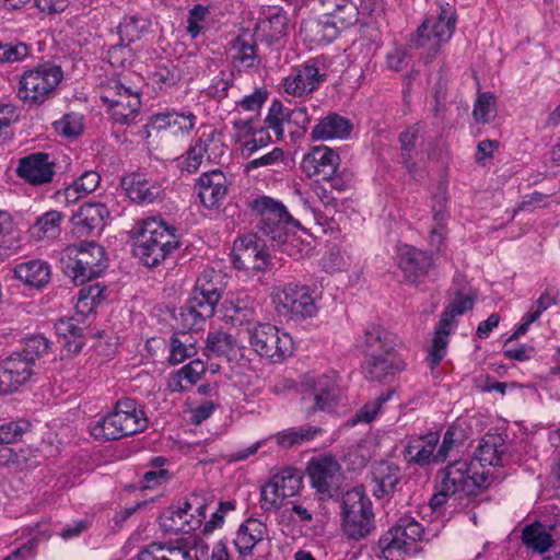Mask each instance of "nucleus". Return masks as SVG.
<instances>
[{
	"instance_id": "dca6fc26",
	"label": "nucleus",
	"mask_w": 560,
	"mask_h": 560,
	"mask_svg": "<svg viewBox=\"0 0 560 560\" xmlns=\"http://www.w3.org/2000/svg\"><path fill=\"white\" fill-rule=\"evenodd\" d=\"M34 373V365L16 352L0 363V392L12 394L26 384Z\"/></svg>"
},
{
	"instance_id": "f3484780",
	"label": "nucleus",
	"mask_w": 560,
	"mask_h": 560,
	"mask_svg": "<svg viewBox=\"0 0 560 560\" xmlns=\"http://www.w3.org/2000/svg\"><path fill=\"white\" fill-rule=\"evenodd\" d=\"M340 164L339 154L326 145L314 147L304 155L301 170L307 177L319 176L329 179L337 172Z\"/></svg>"
},
{
	"instance_id": "9d476101",
	"label": "nucleus",
	"mask_w": 560,
	"mask_h": 560,
	"mask_svg": "<svg viewBox=\"0 0 560 560\" xmlns=\"http://www.w3.org/2000/svg\"><path fill=\"white\" fill-rule=\"evenodd\" d=\"M272 302L278 314L288 319L311 318L318 312L314 291L306 284L288 283L278 288Z\"/></svg>"
},
{
	"instance_id": "1a4fd4ad",
	"label": "nucleus",
	"mask_w": 560,
	"mask_h": 560,
	"mask_svg": "<svg viewBox=\"0 0 560 560\" xmlns=\"http://www.w3.org/2000/svg\"><path fill=\"white\" fill-rule=\"evenodd\" d=\"M246 331L252 349L271 363H281L293 353L291 336L269 323H255Z\"/></svg>"
},
{
	"instance_id": "603ef678",
	"label": "nucleus",
	"mask_w": 560,
	"mask_h": 560,
	"mask_svg": "<svg viewBox=\"0 0 560 560\" xmlns=\"http://www.w3.org/2000/svg\"><path fill=\"white\" fill-rule=\"evenodd\" d=\"M105 287L100 283L83 287L79 291V298L75 305L77 313L83 316L91 314L97 305L103 302Z\"/></svg>"
},
{
	"instance_id": "5701e85b",
	"label": "nucleus",
	"mask_w": 560,
	"mask_h": 560,
	"mask_svg": "<svg viewBox=\"0 0 560 560\" xmlns=\"http://www.w3.org/2000/svg\"><path fill=\"white\" fill-rule=\"evenodd\" d=\"M357 347L370 357L399 347L397 338L378 324H369L357 341Z\"/></svg>"
},
{
	"instance_id": "39448f33",
	"label": "nucleus",
	"mask_w": 560,
	"mask_h": 560,
	"mask_svg": "<svg viewBox=\"0 0 560 560\" xmlns=\"http://www.w3.org/2000/svg\"><path fill=\"white\" fill-rule=\"evenodd\" d=\"M104 256L105 249L95 242L69 245L60 258L62 272L75 284H83L102 275Z\"/></svg>"
},
{
	"instance_id": "13d9d810",
	"label": "nucleus",
	"mask_w": 560,
	"mask_h": 560,
	"mask_svg": "<svg viewBox=\"0 0 560 560\" xmlns=\"http://www.w3.org/2000/svg\"><path fill=\"white\" fill-rule=\"evenodd\" d=\"M182 80V72L172 61L156 67L152 73V82L160 90H167L175 86Z\"/></svg>"
},
{
	"instance_id": "f8f14e48",
	"label": "nucleus",
	"mask_w": 560,
	"mask_h": 560,
	"mask_svg": "<svg viewBox=\"0 0 560 560\" xmlns=\"http://www.w3.org/2000/svg\"><path fill=\"white\" fill-rule=\"evenodd\" d=\"M147 428L144 412L137 408L131 398L119 399L112 412L107 413V440H119Z\"/></svg>"
},
{
	"instance_id": "393cba45",
	"label": "nucleus",
	"mask_w": 560,
	"mask_h": 560,
	"mask_svg": "<svg viewBox=\"0 0 560 560\" xmlns=\"http://www.w3.org/2000/svg\"><path fill=\"white\" fill-rule=\"evenodd\" d=\"M197 186L200 201L209 209L218 207L228 192V179L220 170L202 173Z\"/></svg>"
},
{
	"instance_id": "8fccbe9b",
	"label": "nucleus",
	"mask_w": 560,
	"mask_h": 560,
	"mask_svg": "<svg viewBox=\"0 0 560 560\" xmlns=\"http://www.w3.org/2000/svg\"><path fill=\"white\" fill-rule=\"evenodd\" d=\"M62 219L63 215L60 211L50 210L45 212L37 218L36 222L33 224L31 229L32 235L37 240L57 236L60 232Z\"/></svg>"
},
{
	"instance_id": "bb28decb",
	"label": "nucleus",
	"mask_w": 560,
	"mask_h": 560,
	"mask_svg": "<svg viewBox=\"0 0 560 560\" xmlns=\"http://www.w3.org/2000/svg\"><path fill=\"white\" fill-rule=\"evenodd\" d=\"M195 125L196 116L190 112H161L153 115L149 121L152 130H170L173 135H188Z\"/></svg>"
},
{
	"instance_id": "c03bdc74",
	"label": "nucleus",
	"mask_w": 560,
	"mask_h": 560,
	"mask_svg": "<svg viewBox=\"0 0 560 560\" xmlns=\"http://www.w3.org/2000/svg\"><path fill=\"white\" fill-rule=\"evenodd\" d=\"M56 334L69 352H79L83 347L82 328L73 317L59 318L55 324Z\"/></svg>"
},
{
	"instance_id": "58836bf2",
	"label": "nucleus",
	"mask_w": 560,
	"mask_h": 560,
	"mask_svg": "<svg viewBox=\"0 0 560 560\" xmlns=\"http://www.w3.org/2000/svg\"><path fill=\"white\" fill-rule=\"evenodd\" d=\"M258 30H260L268 40H278L285 34L288 27V16L282 9L269 7L259 18Z\"/></svg>"
},
{
	"instance_id": "72a5a7b5",
	"label": "nucleus",
	"mask_w": 560,
	"mask_h": 560,
	"mask_svg": "<svg viewBox=\"0 0 560 560\" xmlns=\"http://www.w3.org/2000/svg\"><path fill=\"white\" fill-rule=\"evenodd\" d=\"M241 351L237 340L231 334L223 330L208 332L205 353L208 357H223L229 361L236 359Z\"/></svg>"
},
{
	"instance_id": "37998d69",
	"label": "nucleus",
	"mask_w": 560,
	"mask_h": 560,
	"mask_svg": "<svg viewBox=\"0 0 560 560\" xmlns=\"http://www.w3.org/2000/svg\"><path fill=\"white\" fill-rule=\"evenodd\" d=\"M422 132L423 125L422 122L419 121L413 124L399 135L401 163L406 166V168L409 172H413L416 168V145Z\"/></svg>"
},
{
	"instance_id": "4d7b16f0",
	"label": "nucleus",
	"mask_w": 560,
	"mask_h": 560,
	"mask_svg": "<svg viewBox=\"0 0 560 560\" xmlns=\"http://www.w3.org/2000/svg\"><path fill=\"white\" fill-rule=\"evenodd\" d=\"M497 97L490 92L479 93L472 109V116L478 124H489L497 116Z\"/></svg>"
},
{
	"instance_id": "f03ea898",
	"label": "nucleus",
	"mask_w": 560,
	"mask_h": 560,
	"mask_svg": "<svg viewBox=\"0 0 560 560\" xmlns=\"http://www.w3.org/2000/svg\"><path fill=\"white\" fill-rule=\"evenodd\" d=\"M129 50L127 46L113 45L107 51V62L115 68L116 62L122 68L121 71L107 70V113L114 124L128 125L131 122L140 108V95L129 84L130 72L124 68Z\"/></svg>"
},
{
	"instance_id": "2f4dec72",
	"label": "nucleus",
	"mask_w": 560,
	"mask_h": 560,
	"mask_svg": "<svg viewBox=\"0 0 560 560\" xmlns=\"http://www.w3.org/2000/svg\"><path fill=\"white\" fill-rule=\"evenodd\" d=\"M13 271L16 279L36 289L45 287L51 277L49 265L40 259L21 262L14 267Z\"/></svg>"
},
{
	"instance_id": "c9c22d12",
	"label": "nucleus",
	"mask_w": 560,
	"mask_h": 560,
	"mask_svg": "<svg viewBox=\"0 0 560 560\" xmlns=\"http://www.w3.org/2000/svg\"><path fill=\"white\" fill-rule=\"evenodd\" d=\"M139 560H194L190 550L184 545L152 542L143 548Z\"/></svg>"
},
{
	"instance_id": "5fc2aeb1",
	"label": "nucleus",
	"mask_w": 560,
	"mask_h": 560,
	"mask_svg": "<svg viewBox=\"0 0 560 560\" xmlns=\"http://www.w3.org/2000/svg\"><path fill=\"white\" fill-rule=\"evenodd\" d=\"M290 108H287L281 101L273 100L266 116L265 122L271 129L278 140L284 136V125L289 126Z\"/></svg>"
},
{
	"instance_id": "c756f323",
	"label": "nucleus",
	"mask_w": 560,
	"mask_h": 560,
	"mask_svg": "<svg viewBox=\"0 0 560 560\" xmlns=\"http://www.w3.org/2000/svg\"><path fill=\"white\" fill-rule=\"evenodd\" d=\"M104 212L103 203L86 202L71 217V222L81 235H89L94 230H103Z\"/></svg>"
},
{
	"instance_id": "412c9836",
	"label": "nucleus",
	"mask_w": 560,
	"mask_h": 560,
	"mask_svg": "<svg viewBox=\"0 0 560 560\" xmlns=\"http://www.w3.org/2000/svg\"><path fill=\"white\" fill-rule=\"evenodd\" d=\"M223 153L222 141L214 131L203 135L196 143L190 147L183 159L182 167L188 173H195L200 167L203 156L209 161H214Z\"/></svg>"
},
{
	"instance_id": "bf43d9fd",
	"label": "nucleus",
	"mask_w": 560,
	"mask_h": 560,
	"mask_svg": "<svg viewBox=\"0 0 560 560\" xmlns=\"http://www.w3.org/2000/svg\"><path fill=\"white\" fill-rule=\"evenodd\" d=\"M234 50L233 59L244 68L257 67L259 59L256 54L255 43H248L242 37H237L232 46Z\"/></svg>"
},
{
	"instance_id": "2eb2a0df",
	"label": "nucleus",
	"mask_w": 560,
	"mask_h": 560,
	"mask_svg": "<svg viewBox=\"0 0 560 560\" xmlns=\"http://www.w3.org/2000/svg\"><path fill=\"white\" fill-rule=\"evenodd\" d=\"M325 74L314 62L308 61L304 65L294 67L289 75L283 79V91L291 96L302 97L317 90L324 81Z\"/></svg>"
},
{
	"instance_id": "4468645a",
	"label": "nucleus",
	"mask_w": 560,
	"mask_h": 560,
	"mask_svg": "<svg viewBox=\"0 0 560 560\" xmlns=\"http://www.w3.org/2000/svg\"><path fill=\"white\" fill-rule=\"evenodd\" d=\"M407 369L405 358L398 348L365 357L362 364L364 377L374 382H388Z\"/></svg>"
},
{
	"instance_id": "b1692460",
	"label": "nucleus",
	"mask_w": 560,
	"mask_h": 560,
	"mask_svg": "<svg viewBox=\"0 0 560 560\" xmlns=\"http://www.w3.org/2000/svg\"><path fill=\"white\" fill-rule=\"evenodd\" d=\"M341 26L337 19L323 15L318 19H310L301 24L300 33L304 40L314 45H326L339 35Z\"/></svg>"
},
{
	"instance_id": "0eeeda50",
	"label": "nucleus",
	"mask_w": 560,
	"mask_h": 560,
	"mask_svg": "<svg viewBox=\"0 0 560 560\" xmlns=\"http://www.w3.org/2000/svg\"><path fill=\"white\" fill-rule=\"evenodd\" d=\"M301 401L307 418L331 411L339 402L340 388L334 374L308 373L301 384Z\"/></svg>"
},
{
	"instance_id": "09e8293b",
	"label": "nucleus",
	"mask_w": 560,
	"mask_h": 560,
	"mask_svg": "<svg viewBox=\"0 0 560 560\" xmlns=\"http://www.w3.org/2000/svg\"><path fill=\"white\" fill-rule=\"evenodd\" d=\"M234 81L235 75L232 70H220L219 73L211 79L210 84L205 90V94L207 97L221 102L229 96L230 91L232 93L234 92Z\"/></svg>"
},
{
	"instance_id": "c85d7f7f",
	"label": "nucleus",
	"mask_w": 560,
	"mask_h": 560,
	"mask_svg": "<svg viewBox=\"0 0 560 560\" xmlns=\"http://www.w3.org/2000/svg\"><path fill=\"white\" fill-rule=\"evenodd\" d=\"M353 125L346 117L330 113L322 118L313 128L311 132L312 140H331V139H347Z\"/></svg>"
},
{
	"instance_id": "f257e3e1",
	"label": "nucleus",
	"mask_w": 560,
	"mask_h": 560,
	"mask_svg": "<svg viewBox=\"0 0 560 560\" xmlns=\"http://www.w3.org/2000/svg\"><path fill=\"white\" fill-rule=\"evenodd\" d=\"M253 209L259 215L258 231L266 240H260L256 234L238 237L232 248L233 264L237 269L262 271L268 265L266 242L275 249L293 256L296 238L287 231L292 217L281 202L269 197H260L254 201Z\"/></svg>"
},
{
	"instance_id": "de8ad7c7",
	"label": "nucleus",
	"mask_w": 560,
	"mask_h": 560,
	"mask_svg": "<svg viewBox=\"0 0 560 560\" xmlns=\"http://www.w3.org/2000/svg\"><path fill=\"white\" fill-rule=\"evenodd\" d=\"M522 542L529 549L540 553L547 551L552 545V536L545 530L541 524L534 523L525 526L522 532Z\"/></svg>"
},
{
	"instance_id": "a18cd8bd",
	"label": "nucleus",
	"mask_w": 560,
	"mask_h": 560,
	"mask_svg": "<svg viewBox=\"0 0 560 560\" xmlns=\"http://www.w3.org/2000/svg\"><path fill=\"white\" fill-rule=\"evenodd\" d=\"M323 433V429L315 425L290 428L278 432L276 435L277 443L284 448L313 441L318 434Z\"/></svg>"
},
{
	"instance_id": "052dcab7",
	"label": "nucleus",
	"mask_w": 560,
	"mask_h": 560,
	"mask_svg": "<svg viewBox=\"0 0 560 560\" xmlns=\"http://www.w3.org/2000/svg\"><path fill=\"white\" fill-rule=\"evenodd\" d=\"M278 488L285 498L296 494L302 486V477L294 468H285L272 477Z\"/></svg>"
},
{
	"instance_id": "4be33fe9",
	"label": "nucleus",
	"mask_w": 560,
	"mask_h": 560,
	"mask_svg": "<svg viewBox=\"0 0 560 560\" xmlns=\"http://www.w3.org/2000/svg\"><path fill=\"white\" fill-rule=\"evenodd\" d=\"M398 267L411 282L427 276L433 267V258L427 252L410 245H402L398 252Z\"/></svg>"
},
{
	"instance_id": "6ab92c4d",
	"label": "nucleus",
	"mask_w": 560,
	"mask_h": 560,
	"mask_svg": "<svg viewBox=\"0 0 560 560\" xmlns=\"http://www.w3.org/2000/svg\"><path fill=\"white\" fill-rule=\"evenodd\" d=\"M16 174L31 185H44L52 180L54 163L49 161L47 153H32L19 161Z\"/></svg>"
},
{
	"instance_id": "ddd939ff",
	"label": "nucleus",
	"mask_w": 560,
	"mask_h": 560,
	"mask_svg": "<svg viewBox=\"0 0 560 560\" xmlns=\"http://www.w3.org/2000/svg\"><path fill=\"white\" fill-rule=\"evenodd\" d=\"M307 475L311 485L327 499L338 495L343 480L340 464L332 456H322L310 460Z\"/></svg>"
},
{
	"instance_id": "864d4df0",
	"label": "nucleus",
	"mask_w": 560,
	"mask_h": 560,
	"mask_svg": "<svg viewBox=\"0 0 560 560\" xmlns=\"http://www.w3.org/2000/svg\"><path fill=\"white\" fill-rule=\"evenodd\" d=\"M151 23L148 19L139 15H129L118 25V34L120 39L127 43L138 40L143 33L148 32Z\"/></svg>"
},
{
	"instance_id": "aec40b11",
	"label": "nucleus",
	"mask_w": 560,
	"mask_h": 560,
	"mask_svg": "<svg viewBox=\"0 0 560 560\" xmlns=\"http://www.w3.org/2000/svg\"><path fill=\"white\" fill-rule=\"evenodd\" d=\"M224 276L213 268L205 269L197 278L191 298L207 304L212 310L215 307L225 291Z\"/></svg>"
},
{
	"instance_id": "f704fd0d",
	"label": "nucleus",
	"mask_w": 560,
	"mask_h": 560,
	"mask_svg": "<svg viewBox=\"0 0 560 560\" xmlns=\"http://www.w3.org/2000/svg\"><path fill=\"white\" fill-rule=\"evenodd\" d=\"M266 534V524L257 518H248L240 526L234 544L242 555H247L265 538Z\"/></svg>"
},
{
	"instance_id": "9b49d317",
	"label": "nucleus",
	"mask_w": 560,
	"mask_h": 560,
	"mask_svg": "<svg viewBox=\"0 0 560 560\" xmlns=\"http://www.w3.org/2000/svg\"><path fill=\"white\" fill-rule=\"evenodd\" d=\"M62 80L59 66L46 62L27 70L20 80L19 97L32 104H42Z\"/></svg>"
},
{
	"instance_id": "338daca9",
	"label": "nucleus",
	"mask_w": 560,
	"mask_h": 560,
	"mask_svg": "<svg viewBox=\"0 0 560 560\" xmlns=\"http://www.w3.org/2000/svg\"><path fill=\"white\" fill-rule=\"evenodd\" d=\"M49 340L44 336H33L26 339L23 350L16 353L27 359L32 365H35L36 359L46 354L49 350Z\"/></svg>"
},
{
	"instance_id": "473e14b6",
	"label": "nucleus",
	"mask_w": 560,
	"mask_h": 560,
	"mask_svg": "<svg viewBox=\"0 0 560 560\" xmlns=\"http://www.w3.org/2000/svg\"><path fill=\"white\" fill-rule=\"evenodd\" d=\"M506 445L499 434H486L479 441L475 451V458L482 465L502 466Z\"/></svg>"
},
{
	"instance_id": "6e6d98bb",
	"label": "nucleus",
	"mask_w": 560,
	"mask_h": 560,
	"mask_svg": "<svg viewBox=\"0 0 560 560\" xmlns=\"http://www.w3.org/2000/svg\"><path fill=\"white\" fill-rule=\"evenodd\" d=\"M464 432L460 428L451 425L443 435L442 443L436 447L438 462L444 463L463 446Z\"/></svg>"
},
{
	"instance_id": "49530a36",
	"label": "nucleus",
	"mask_w": 560,
	"mask_h": 560,
	"mask_svg": "<svg viewBox=\"0 0 560 560\" xmlns=\"http://www.w3.org/2000/svg\"><path fill=\"white\" fill-rule=\"evenodd\" d=\"M324 15L337 19L341 26H350L357 21V7L350 0H318Z\"/></svg>"
},
{
	"instance_id": "e433bc0d",
	"label": "nucleus",
	"mask_w": 560,
	"mask_h": 560,
	"mask_svg": "<svg viewBox=\"0 0 560 560\" xmlns=\"http://www.w3.org/2000/svg\"><path fill=\"white\" fill-rule=\"evenodd\" d=\"M412 544V540L407 539V532L399 521L378 539V547L385 558H393L396 553L398 556L407 553Z\"/></svg>"
},
{
	"instance_id": "ea45409f",
	"label": "nucleus",
	"mask_w": 560,
	"mask_h": 560,
	"mask_svg": "<svg viewBox=\"0 0 560 560\" xmlns=\"http://www.w3.org/2000/svg\"><path fill=\"white\" fill-rule=\"evenodd\" d=\"M205 371L206 368L201 360H192L172 374L168 387L172 392H184L197 384Z\"/></svg>"
},
{
	"instance_id": "7c9ffc66",
	"label": "nucleus",
	"mask_w": 560,
	"mask_h": 560,
	"mask_svg": "<svg viewBox=\"0 0 560 560\" xmlns=\"http://www.w3.org/2000/svg\"><path fill=\"white\" fill-rule=\"evenodd\" d=\"M371 474L372 480L376 485L374 494L378 498L393 493L401 478L399 467L387 460L376 462Z\"/></svg>"
},
{
	"instance_id": "e2e57ef3",
	"label": "nucleus",
	"mask_w": 560,
	"mask_h": 560,
	"mask_svg": "<svg viewBox=\"0 0 560 560\" xmlns=\"http://www.w3.org/2000/svg\"><path fill=\"white\" fill-rule=\"evenodd\" d=\"M394 394V389H388L385 394L378 396L376 399L366 402L355 416L351 419L353 424L358 422L370 423L376 419L381 413L383 405L390 399Z\"/></svg>"
},
{
	"instance_id": "7ed1b4c3",
	"label": "nucleus",
	"mask_w": 560,
	"mask_h": 560,
	"mask_svg": "<svg viewBox=\"0 0 560 560\" xmlns=\"http://www.w3.org/2000/svg\"><path fill=\"white\" fill-rule=\"evenodd\" d=\"M175 232L174 228L161 220H142L130 232L135 238V256L145 267H158L178 248L179 241Z\"/></svg>"
},
{
	"instance_id": "79ce46f5",
	"label": "nucleus",
	"mask_w": 560,
	"mask_h": 560,
	"mask_svg": "<svg viewBox=\"0 0 560 560\" xmlns=\"http://www.w3.org/2000/svg\"><path fill=\"white\" fill-rule=\"evenodd\" d=\"M213 314L214 310L190 296L186 304L180 308L178 319L184 329L192 330L198 328Z\"/></svg>"
},
{
	"instance_id": "a878e982",
	"label": "nucleus",
	"mask_w": 560,
	"mask_h": 560,
	"mask_svg": "<svg viewBox=\"0 0 560 560\" xmlns=\"http://www.w3.org/2000/svg\"><path fill=\"white\" fill-rule=\"evenodd\" d=\"M121 185L127 196L138 203H151L163 196L160 184L149 180L142 174H130L122 178Z\"/></svg>"
},
{
	"instance_id": "774afa93",
	"label": "nucleus",
	"mask_w": 560,
	"mask_h": 560,
	"mask_svg": "<svg viewBox=\"0 0 560 560\" xmlns=\"http://www.w3.org/2000/svg\"><path fill=\"white\" fill-rule=\"evenodd\" d=\"M278 483L271 478L260 491V506L265 511L277 510L287 499L278 488Z\"/></svg>"
},
{
	"instance_id": "3c124183",
	"label": "nucleus",
	"mask_w": 560,
	"mask_h": 560,
	"mask_svg": "<svg viewBox=\"0 0 560 560\" xmlns=\"http://www.w3.org/2000/svg\"><path fill=\"white\" fill-rule=\"evenodd\" d=\"M452 329L453 326H444L442 320L439 322V326L434 331L432 345L427 358L431 369H434L445 357L448 346V336Z\"/></svg>"
},
{
	"instance_id": "69168bd1",
	"label": "nucleus",
	"mask_w": 560,
	"mask_h": 560,
	"mask_svg": "<svg viewBox=\"0 0 560 560\" xmlns=\"http://www.w3.org/2000/svg\"><path fill=\"white\" fill-rule=\"evenodd\" d=\"M209 15V5L198 3L189 10L186 31L192 38H196L205 30Z\"/></svg>"
},
{
	"instance_id": "423d86ee",
	"label": "nucleus",
	"mask_w": 560,
	"mask_h": 560,
	"mask_svg": "<svg viewBox=\"0 0 560 560\" xmlns=\"http://www.w3.org/2000/svg\"><path fill=\"white\" fill-rule=\"evenodd\" d=\"M341 510V526L347 537L360 540L375 528L372 502L362 486L342 494Z\"/></svg>"
},
{
	"instance_id": "6e6552de",
	"label": "nucleus",
	"mask_w": 560,
	"mask_h": 560,
	"mask_svg": "<svg viewBox=\"0 0 560 560\" xmlns=\"http://www.w3.org/2000/svg\"><path fill=\"white\" fill-rule=\"evenodd\" d=\"M456 25V11L448 3L439 5L436 16L427 18L411 37L415 48L427 49L434 57L441 47L447 43Z\"/></svg>"
},
{
	"instance_id": "680f3d73",
	"label": "nucleus",
	"mask_w": 560,
	"mask_h": 560,
	"mask_svg": "<svg viewBox=\"0 0 560 560\" xmlns=\"http://www.w3.org/2000/svg\"><path fill=\"white\" fill-rule=\"evenodd\" d=\"M267 95L268 94L265 89H255V91L252 94L245 95L243 98L235 102L233 113H249V116H254V118H257L261 106L267 100Z\"/></svg>"
},
{
	"instance_id": "4c0bfd02",
	"label": "nucleus",
	"mask_w": 560,
	"mask_h": 560,
	"mask_svg": "<svg viewBox=\"0 0 560 560\" xmlns=\"http://www.w3.org/2000/svg\"><path fill=\"white\" fill-rule=\"evenodd\" d=\"M188 512L185 503L175 508L170 506L162 511L159 523L164 532L166 533H190L196 529L195 520L187 521Z\"/></svg>"
},
{
	"instance_id": "cd10ccee",
	"label": "nucleus",
	"mask_w": 560,
	"mask_h": 560,
	"mask_svg": "<svg viewBox=\"0 0 560 560\" xmlns=\"http://www.w3.org/2000/svg\"><path fill=\"white\" fill-rule=\"evenodd\" d=\"M224 317L233 326L252 327L256 317V301L248 294H237L224 302Z\"/></svg>"
},
{
	"instance_id": "0e129e2a",
	"label": "nucleus",
	"mask_w": 560,
	"mask_h": 560,
	"mask_svg": "<svg viewBox=\"0 0 560 560\" xmlns=\"http://www.w3.org/2000/svg\"><path fill=\"white\" fill-rule=\"evenodd\" d=\"M474 300L470 296H457L454 302L450 303L440 316V320L444 326H456L455 317L463 315L474 307Z\"/></svg>"
},
{
	"instance_id": "a211bd4d",
	"label": "nucleus",
	"mask_w": 560,
	"mask_h": 560,
	"mask_svg": "<svg viewBox=\"0 0 560 560\" xmlns=\"http://www.w3.org/2000/svg\"><path fill=\"white\" fill-rule=\"evenodd\" d=\"M440 443V434L438 432H427L424 434H415L407 439V444L402 452L408 463L419 466L430 464H440L438 462L436 447Z\"/></svg>"
},
{
	"instance_id": "20e7f679",
	"label": "nucleus",
	"mask_w": 560,
	"mask_h": 560,
	"mask_svg": "<svg viewBox=\"0 0 560 560\" xmlns=\"http://www.w3.org/2000/svg\"><path fill=\"white\" fill-rule=\"evenodd\" d=\"M440 481L435 486V493L430 500L433 509L443 506L452 495H477L490 485L491 476L487 472L474 470L469 459H456L439 471Z\"/></svg>"
},
{
	"instance_id": "a19ab883",
	"label": "nucleus",
	"mask_w": 560,
	"mask_h": 560,
	"mask_svg": "<svg viewBox=\"0 0 560 560\" xmlns=\"http://www.w3.org/2000/svg\"><path fill=\"white\" fill-rule=\"evenodd\" d=\"M197 353V339L188 331L173 334L170 339L168 362L179 364Z\"/></svg>"
}]
</instances>
